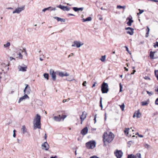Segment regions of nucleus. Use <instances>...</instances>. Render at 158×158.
<instances>
[{"instance_id":"38","label":"nucleus","mask_w":158,"mask_h":158,"mask_svg":"<svg viewBox=\"0 0 158 158\" xmlns=\"http://www.w3.org/2000/svg\"><path fill=\"white\" fill-rule=\"evenodd\" d=\"M23 99H24L27 98H29V97L27 95V94H25L23 97Z\"/></svg>"},{"instance_id":"58","label":"nucleus","mask_w":158,"mask_h":158,"mask_svg":"<svg viewBox=\"0 0 158 158\" xmlns=\"http://www.w3.org/2000/svg\"><path fill=\"white\" fill-rule=\"evenodd\" d=\"M139 137H143V136L142 135H139Z\"/></svg>"},{"instance_id":"31","label":"nucleus","mask_w":158,"mask_h":158,"mask_svg":"<svg viewBox=\"0 0 158 158\" xmlns=\"http://www.w3.org/2000/svg\"><path fill=\"white\" fill-rule=\"evenodd\" d=\"M44 76L45 78L47 79V80H48L49 79V75L48 73H44Z\"/></svg>"},{"instance_id":"11","label":"nucleus","mask_w":158,"mask_h":158,"mask_svg":"<svg viewBox=\"0 0 158 158\" xmlns=\"http://www.w3.org/2000/svg\"><path fill=\"white\" fill-rule=\"evenodd\" d=\"M25 8V6H23L21 7L17 8H16L15 10L13 12V14L15 13H19L22 11L24 10Z\"/></svg>"},{"instance_id":"25","label":"nucleus","mask_w":158,"mask_h":158,"mask_svg":"<svg viewBox=\"0 0 158 158\" xmlns=\"http://www.w3.org/2000/svg\"><path fill=\"white\" fill-rule=\"evenodd\" d=\"M136 112L135 114L136 115V116L137 117V118H139L141 115V114L139 112V110H138L137 111V113L136 112Z\"/></svg>"},{"instance_id":"30","label":"nucleus","mask_w":158,"mask_h":158,"mask_svg":"<svg viewBox=\"0 0 158 158\" xmlns=\"http://www.w3.org/2000/svg\"><path fill=\"white\" fill-rule=\"evenodd\" d=\"M119 106H120L121 110L122 111L124 110V108L125 107V105L123 103L122 105H119Z\"/></svg>"},{"instance_id":"40","label":"nucleus","mask_w":158,"mask_h":158,"mask_svg":"<svg viewBox=\"0 0 158 158\" xmlns=\"http://www.w3.org/2000/svg\"><path fill=\"white\" fill-rule=\"evenodd\" d=\"M139 13H138L137 14L138 15H139V14H141L144 11V10H140V9H139Z\"/></svg>"},{"instance_id":"19","label":"nucleus","mask_w":158,"mask_h":158,"mask_svg":"<svg viewBox=\"0 0 158 158\" xmlns=\"http://www.w3.org/2000/svg\"><path fill=\"white\" fill-rule=\"evenodd\" d=\"M73 9L75 11H77L78 10H81L82 11L83 10V7H81V8H77L76 7H74L73 8Z\"/></svg>"},{"instance_id":"57","label":"nucleus","mask_w":158,"mask_h":158,"mask_svg":"<svg viewBox=\"0 0 158 158\" xmlns=\"http://www.w3.org/2000/svg\"><path fill=\"white\" fill-rule=\"evenodd\" d=\"M126 8V6H122V8L123 9H125Z\"/></svg>"},{"instance_id":"62","label":"nucleus","mask_w":158,"mask_h":158,"mask_svg":"<svg viewBox=\"0 0 158 158\" xmlns=\"http://www.w3.org/2000/svg\"><path fill=\"white\" fill-rule=\"evenodd\" d=\"M124 69H125V70L127 71H128V69L127 68H126V67H124Z\"/></svg>"},{"instance_id":"20","label":"nucleus","mask_w":158,"mask_h":158,"mask_svg":"<svg viewBox=\"0 0 158 158\" xmlns=\"http://www.w3.org/2000/svg\"><path fill=\"white\" fill-rule=\"evenodd\" d=\"M129 19V21L127 23V24L129 26H131V25L132 23L133 22V20L130 18L127 19Z\"/></svg>"},{"instance_id":"63","label":"nucleus","mask_w":158,"mask_h":158,"mask_svg":"<svg viewBox=\"0 0 158 158\" xmlns=\"http://www.w3.org/2000/svg\"><path fill=\"white\" fill-rule=\"evenodd\" d=\"M73 53H72L70 54V56H73Z\"/></svg>"},{"instance_id":"41","label":"nucleus","mask_w":158,"mask_h":158,"mask_svg":"<svg viewBox=\"0 0 158 158\" xmlns=\"http://www.w3.org/2000/svg\"><path fill=\"white\" fill-rule=\"evenodd\" d=\"M119 86H120V90L119 92H121L122 91V86L121 83L119 84Z\"/></svg>"},{"instance_id":"4","label":"nucleus","mask_w":158,"mask_h":158,"mask_svg":"<svg viewBox=\"0 0 158 158\" xmlns=\"http://www.w3.org/2000/svg\"><path fill=\"white\" fill-rule=\"evenodd\" d=\"M109 90L107 83L103 82L102 85L101 91L102 93H106Z\"/></svg>"},{"instance_id":"60","label":"nucleus","mask_w":158,"mask_h":158,"mask_svg":"<svg viewBox=\"0 0 158 158\" xmlns=\"http://www.w3.org/2000/svg\"><path fill=\"white\" fill-rule=\"evenodd\" d=\"M13 136L14 137H15V136H16V135H15V133H14V134H13Z\"/></svg>"},{"instance_id":"39","label":"nucleus","mask_w":158,"mask_h":158,"mask_svg":"<svg viewBox=\"0 0 158 158\" xmlns=\"http://www.w3.org/2000/svg\"><path fill=\"white\" fill-rule=\"evenodd\" d=\"M24 99L23 97L20 98L19 99L18 102L19 103L21 102Z\"/></svg>"},{"instance_id":"2","label":"nucleus","mask_w":158,"mask_h":158,"mask_svg":"<svg viewBox=\"0 0 158 158\" xmlns=\"http://www.w3.org/2000/svg\"><path fill=\"white\" fill-rule=\"evenodd\" d=\"M41 117L40 115L37 114L34 120V129L37 128H41L40 123Z\"/></svg>"},{"instance_id":"54","label":"nucleus","mask_w":158,"mask_h":158,"mask_svg":"<svg viewBox=\"0 0 158 158\" xmlns=\"http://www.w3.org/2000/svg\"><path fill=\"white\" fill-rule=\"evenodd\" d=\"M147 32H149L150 31V29L148 27H147Z\"/></svg>"},{"instance_id":"37","label":"nucleus","mask_w":158,"mask_h":158,"mask_svg":"<svg viewBox=\"0 0 158 158\" xmlns=\"http://www.w3.org/2000/svg\"><path fill=\"white\" fill-rule=\"evenodd\" d=\"M144 78L146 80H150V78L148 76H145L144 77Z\"/></svg>"},{"instance_id":"43","label":"nucleus","mask_w":158,"mask_h":158,"mask_svg":"<svg viewBox=\"0 0 158 158\" xmlns=\"http://www.w3.org/2000/svg\"><path fill=\"white\" fill-rule=\"evenodd\" d=\"M52 7H49L48 8H45L43 10V11H46V10H48L50 8H51Z\"/></svg>"},{"instance_id":"52","label":"nucleus","mask_w":158,"mask_h":158,"mask_svg":"<svg viewBox=\"0 0 158 158\" xmlns=\"http://www.w3.org/2000/svg\"><path fill=\"white\" fill-rule=\"evenodd\" d=\"M156 46H157L158 47V42H156V45H155L154 46V47L156 48Z\"/></svg>"},{"instance_id":"16","label":"nucleus","mask_w":158,"mask_h":158,"mask_svg":"<svg viewBox=\"0 0 158 158\" xmlns=\"http://www.w3.org/2000/svg\"><path fill=\"white\" fill-rule=\"evenodd\" d=\"M57 7H58L61 10H67L68 11L69 10V9L68 7L67 6H62L61 5H60L57 6Z\"/></svg>"},{"instance_id":"23","label":"nucleus","mask_w":158,"mask_h":158,"mask_svg":"<svg viewBox=\"0 0 158 158\" xmlns=\"http://www.w3.org/2000/svg\"><path fill=\"white\" fill-rule=\"evenodd\" d=\"M156 52H155L151 51L150 52V56L151 59H154V54Z\"/></svg>"},{"instance_id":"5","label":"nucleus","mask_w":158,"mask_h":158,"mask_svg":"<svg viewBox=\"0 0 158 158\" xmlns=\"http://www.w3.org/2000/svg\"><path fill=\"white\" fill-rule=\"evenodd\" d=\"M96 143L94 141H91L86 143V146L88 148L92 149L95 146Z\"/></svg>"},{"instance_id":"50","label":"nucleus","mask_w":158,"mask_h":158,"mask_svg":"<svg viewBox=\"0 0 158 158\" xmlns=\"http://www.w3.org/2000/svg\"><path fill=\"white\" fill-rule=\"evenodd\" d=\"M149 32H147L146 33V35H145V37H148V34H149Z\"/></svg>"},{"instance_id":"24","label":"nucleus","mask_w":158,"mask_h":158,"mask_svg":"<svg viewBox=\"0 0 158 158\" xmlns=\"http://www.w3.org/2000/svg\"><path fill=\"white\" fill-rule=\"evenodd\" d=\"M91 20L92 18L91 17H89L86 18V19H83L82 20L83 22H85L87 21H90Z\"/></svg>"},{"instance_id":"35","label":"nucleus","mask_w":158,"mask_h":158,"mask_svg":"<svg viewBox=\"0 0 158 158\" xmlns=\"http://www.w3.org/2000/svg\"><path fill=\"white\" fill-rule=\"evenodd\" d=\"M10 45V42H8L6 44H4V47L5 48L9 47Z\"/></svg>"},{"instance_id":"45","label":"nucleus","mask_w":158,"mask_h":158,"mask_svg":"<svg viewBox=\"0 0 158 158\" xmlns=\"http://www.w3.org/2000/svg\"><path fill=\"white\" fill-rule=\"evenodd\" d=\"M117 8L119 9L122 8V6L120 5H118L117 6Z\"/></svg>"},{"instance_id":"26","label":"nucleus","mask_w":158,"mask_h":158,"mask_svg":"<svg viewBox=\"0 0 158 158\" xmlns=\"http://www.w3.org/2000/svg\"><path fill=\"white\" fill-rule=\"evenodd\" d=\"M135 158H141V154L139 153H137L135 156Z\"/></svg>"},{"instance_id":"22","label":"nucleus","mask_w":158,"mask_h":158,"mask_svg":"<svg viewBox=\"0 0 158 158\" xmlns=\"http://www.w3.org/2000/svg\"><path fill=\"white\" fill-rule=\"evenodd\" d=\"M27 68V66L24 67L20 66L19 68V70L20 71H26Z\"/></svg>"},{"instance_id":"47","label":"nucleus","mask_w":158,"mask_h":158,"mask_svg":"<svg viewBox=\"0 0 158 158\" xmlns=\"http://www.w3.org/2000/svg\"><path fill=\"white\" fill-rule=\"evenodd\" d=\"M86 81H85L83 82L82 85L84 86H86Z\"/></svg>"},{"instance_id":"3","label":"nucleus","mask_w":158,"mask_h":158,"mask_svg":"<svg viewBox=\"0 0 158 158\" xmlns=\"http://www.w3.org/2000/svg\"><path fill=\"white\" fill-rule=\"evenodd\" d=\"M66 114L64 111H62V114H59L58 116H54L53 117L54 119L56 121H60L64 120V118L66 117Z\"/></svg>"},{"instance_id":"21","label":"nucleus","mask_w":158,"mask_h":158,"mask_svg":"<svg viewBox=\"0 0 158 158\" xmlns=\"http://www.w3.org/2000/svg\"><path fill=\"white\" fill-rule=\"evenodd\" d=\"M21 130L23 134H25V133L27 132V130L25 125L22 126Z\"/></svg>"},{"instance_id":"14","label":"nucleus","mask_w":158,"mask_h":158,"mask_svg":"<svg viewBox=\"0 0 158 158\" xmlns=\"http://www.w3.org/2000/svg\"><path fill=\"white\" fill-rule=\"evenodd\" d=\"M87 113L85 111H84L82 113V114L81 115L80 118L81 120V124H82L83 121L86 118Z\"/></svg>"},{"instance_id":"64","label":"nucleus","mask_w":158,"mask_h":158,"mask_svg":"<svg viewBox=\"0 0 158 158\" xmlns=\"http://www.w3.org/2000/svg\"><path fill=\"white\" fill-rule=\"evenodd\" d=\"M66 100H63V102H64H64H66Z\"/></svg>"},{"instance_id":"27","label":"nucleus","mask_w":158,"mask_h":158,"mask_svg":"<svg viewBox=\"0 0 158 158\" xmlns=\"http://www.w3.org/2000/svg\"><path fill=\"white\" fill-rule=\"evenodd\" d=\"M57 74L58 75L60 76L61 77H64L65 76V74L62 72H57Z\"/></svg>"},{"instance_id":"12","label":"nucleus","mask_w":158,"mask_h":158,"mask_svg":"<svg viewBox=\"0 0 158 158\" xmlns=\"http://www.w3.org/2000/svg\"><path fill=\"white\" fill-rule=\"evenodd\" d=\"M114 153L117 158H121L123 154L122 152L120 150H117L116 152H114Z\"/></svg>"},{"instance_id":"61","label":"nucleus","mask_w":158,"mask_h":158,"mask_svg":"<svg viewBox=\"0 0 158 158\" xmlns=\"http://www.w3.org/2000/svg\"><path fill=\"white\" fill-rule=\"evenodd\" d=\"M135 114H136V112H135L134 114L133 115V118H134L135 116V115H136Z\"/></svg>"},{"instance_id":"1","label":"nucleus","mask_w":158,"mask_h":158,"mask_svg":"<svg viewBox=\"0 0 158 158\" xmlns=\"http://www.w3.org/2000/svg\"><path fill=\"white\" fill-rule=\"evenodd\" d=\"M114 135L111 132H110L109 134L107 132H105L103 135V141L104 143L107 142H111L113 139Z\"/></svg>"},{"instance_id":"10","label":"nucleus","mask_w":158,"mask_h":158,"mask_svg":"<svg viewBox=\"0 0 158 158\" xmlns=\"http://www.w3.org/2000/svg\"><path fill=\"white\" fill-rule=\"evenodd\" d=\"M25 85L26 87L24 89V94L27 93V94H29L31 91L30 87L27 84H26Z\"/></svg>"},{"instance_id":"18","label":"nucleus","mask_w":158,"mask_h":158,"mask_svg":"<svg viewBox=\"0 0 158 158\" xmlns=\"http://www.w3.org/2000/svg\"><path fill=\"white\" fill-rule=\"evenodd\" d=\"M149 103V101L148 100L146 101L142 102H141V105L142 106H147Z\"/></svg>"},{"instance_id":"28","label":"nucleus","mask_w":158,"mask_h":158,"mask_svg":"<svg viewBox=\"0 0 158 158\" xmlns=\"http://www.w3.org/2000/svg\"><path fill=\"white\" fill-rule=\"evenodd\" d=\"M130 130L129 128H125V130L124 131V132L126 135H127L128 134V131Z\"/></svg>"},{"instance_id":"29","label":"nucleus","mask_w":158,"mask_h":158,"mask_svg":"<svg viewBox=\"0 0 158 158\" xmlns=\"http://www.w3.org/2000/svg\"><path fill=\"white\" fill-rule=\"evenodd\" d=\"M106 55H104V56H102L100 60L104 62L106 60Z\"/></svg>"},{"instance_id":"6","label":"nucleus","mask_w":158,"mask_h":158,"mask_svg":"<svg viewBox=\"0 0 158 158\" xmlns=\"http://www.w3.org/2000/svg\"><path fill=\"white\" fill-rule=\"evenodd\" d=\"M56 73L57 74V72H55L52 69L50 70V74L52 76V80L54 81L56 80Z\"/></svg>"},{"instance_id":"56","label":"nucleus","mask_w":158,"mask_h":158,"mask_svg":"<svg viewBox=\"0 0 158 158\" xmlns=\"http://www.w3.org/2000/svg\"><path fill=\"white\" fill-rule=\"evenodd\" d=\"M47 135L46 134H45V136H44V138H45V139H47Z\"/></svg>"},{"instance_id":"51","label":"nucleus","mask_w":158,"mask_h":158,"mask_svg":"<svg viewBox=\"0 0 158 158\" xmlns=\"http://www.w3.org/2000/svg\"><path fill=\"white\" fill-rule=\"evenodd\" d=\"M144 147L146 148H148L149 145L148 144H146L144 145Z\"/></svg>"},{"instance_id":"7","label":"nucleus","mask_w":158,"mask_h":158,"mask_svg":"<svg viewBox=\"0 0 158 158\" xmlns=\"http://www.w3.org/2000/svg\"><path fill=\"white\" fill-rule=\"evenodd\" d=\"M83 45V43L80 42L79 41H74L73 42V44L72 45V47H74L75 46H77V48L80 47L81 45Z\"/></svg>"},{"instance_id":"13","label":"nucleus","mask_w":158,"mask_h":158,"mask_svg":"<svg viewBox=\"0 0 158 158\" xmlns=\"http://www.w3.org/2000/svg\"><path fill=\"white\" fill-rule=\"evenodd\" d=\"M125 29L128 30L127 31V33L129 34L130 35H132L133 34L134 29L130 27H127L125 28Z\"/></svg>"},{"instance_id":"32","label":"nucleus","mask_w":158,"mask_h":158,"mask_svg":"<svg viewBox=\"0 0 158 158\" xmlns=\"http://www.w3.org/2000/svg\"><path fill=\"white\" fill-rule=\"evenodd\" d=\"M155 75L157 78V80H158V70H155Z\"/></svg>"},{"instance_id":"42","label":"nucleus","mask_w":158,"mask_h":158,"mask_svg":"<svg viewBox=\"0 0 158 158\" xmlns=\"http://www.w3.org/2000/svg\"><path fill=\"white\" fill-rule=\"evenodd\" d=\"M125 48H126V50L130 54H131V53L129 51V50H128V47H127V46H125Z\"/></svg>"},{"instance_id":"8","label":"nucleus","mask_w":158,"mask_h":158,"mask_svg":"<svg viewBox=\"0 0 158 158\" xmlns=\"http://www.w3.org/2000/svg\"><path fill=\"white\" fill-rule=\"evenodd\" d=\"M49 148V146L46 142H44L42 145V148L43 149L47 151L48 150Z\"/></svg>"},{"instance_id":"17","label":"nucleus","mask_w":158,"mask_h":158,"mask_svg":"<svg viewBox=\"0 0 158 158\" xmlns=\"http://www.w3.org/2000/svg\"><path fill=\"white\" fill-rule=\"evenodd\" d=\"M54 18L56 19L58 22L60 21L61 22H65V19H61L57 17H55Z\"/></svg>"},{"instance_id":"46","label":"nucleus","mask_w":158,"mask_h":158,"mask_svg":"<svg viewBox=\"0 0 158 158\" xmlns=\"http://www.w3.org/2000/svg\"><path fill=\"white\" fill-rule=\"evenodd\" d=\"M96 115H97L96 114L95 115L94 118V123H95L96 121V117H97Z\"/></svg>"},{"instance_id":"34","label":"nucleus","mask_w":158,"mask_h":158,"mask_svg":"<svg viewBox=\"0 0 158 158\" xmlns=\"http://www.w3.org/2000/svg\"><path fill=\"white\" fill-rule=\"evenodd\" d=\"M127 158H135V155L133 154L128 155L127 156Z\"/></svg>"},{"instance_id":"9","label":"nucleus","mask_w":158,"mask_h":158,"mask_svg":"<svg viewBox=\"0 0 158 158\" xmlns=\"http://www.w3.org/2000/svg\"><path fill=\"white\" fill-rule=\"evenodd\" d=\"M23 52V51L21 49L18 50L16 52H15V53L18 55V56H17L16 58H18L20 59H22L23 57V55L21 54V53Z\"/></svg>"},{"instance_id":"53","label":"nucleus","mask_w":158,"mask_h":158,"mask_svg":"<svg viewBox=\"0 0 158 158\" xmlns=\"http://www.w3.org/2000/svg\"><path fill=\"white\" fill-rule=\"evenodd\" d=\"M96 82H95L93 84V85L92 86V87H94L95 86V84H96Z\"/></svg>"},{"instance_id":"33","label":"nucleus","mask_w":158,"mask_h":158,"mask_svg":"<svg viewBox=\"0 0 158 158\" xmlns=\"http://www.w3.org/2000/svg\"><path fill=\"white\" fill-rule=\"evenodd\" d=\"M100 106L101 107V109H102V98L101 97H100Z\"/></svg>"},{"instance_id":"48","label":"nucleus","mask_w":158,"mask_h":158,"mask_svg":"<svg viewBox=\"0 0 158 158\" xmlns=\"http://www.w3.org/2000/svg\"><path fill=\"white\" fill-rule=\"evenodd\" d=\"M90 158H99L98 157H97L95 156H91L90 157Z\"/></svg>"},{"instance_id":"55","label":"nucleus","mask_w":158,"mask_h":158,"mask_svg":"<svg viewBox=\"0 0 158 158\" xmlns=\"http://www.w3.org/2000/svg\"><path fill=\"white\" fill-rule=\"evenodd\" d=\"M136 72V71L135 70H134L133 71V72L131 73V74H134Z\"/></svg>"},{"instance_id":"15","label":"nucleus","mask_w":158,"mask_h":158,"mask_svg":"<svg viewBox=\"0 0 158 158\" xmlns=\"http://www.w3.org/2000/svg\"><path fill=\"white\" fill-rule=\"evenodd\" d=\"M88 130L87 127H86L82 130L81 133L82 135H85L87 133Z\"/></svg>"},{"instance_id":"49","label":"nucleus","mask_w":158,"mask_h":158,"mask_svg":"<svg viewBox=\"0 0 158 158\" xmlns=\"http://www.w3.org/2000/svg\"><path fill=\"white\" fill-rule=\"evenodd\" d=\"M13 59H14L15 60V59L14 58H13V57H10V60H12Z\"/></svg>"},{"instance_id":"44","label":"nucleus","mask_w":158,"mask_h":158,"mask_svg":"<svg viewBox=\"0 0 158 158\" xmlns=\"http://www.w3.org/2000/svg\"><path fill=\"white\" fill-rule=\"evenodd\" d=\"M155 103L156 105H158V98L156 99L155 102Z\"/></svg>"},{"instance_id":"36","label":"nucleus","mask_w":158,"mask_h":158,"mask_svg":"<svg viewBox=\"0 0 158 158\" xmlns=\"http://www.w3.org/2000/svg\"><path fill=\"white\" fill-rule=\"evenodd\" d=\"M146 92L149 96L152 95L153 94V93L152 92H149V91H147Z\"/></svg>"},{"instance_id":"59","label":"nucleus","mask_w":158,"mask_h":158,"mask_svg":"<svg viewBox=\"0 0 158 158\" xmlns=\"http://www.w3.org/2000/svg\"><path fill=\"white\" fill-rule=\"evenodd\" d=\"M51 158H57V157L56 156H55L54 157H53V156L51 157Z\"/></svg>"}]
</instances>
